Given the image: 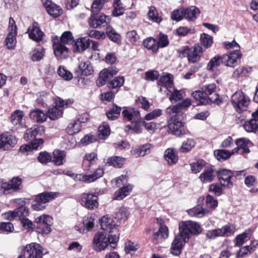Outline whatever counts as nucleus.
Masks as SVG:
<instances>
[{
  "label": "nucleus",
  "mask_w": 258,
  "mask_h": 258,
  "mask_svg": "<svg viewBox=\"0 0 258 258\" xmlns=\"http://www.w3.org/2000/svg\"><path fill=\"white\" fill-rule=\"evenodd\" d=\"M216 85L214 83L204 85L202 90H196L192 93V96L199 101V104L207 105L211 103L220 104L222 101L219 95L215 93Z\"/></svg>",
  "instance_id": "1"
},
{
  "label": "nucleus",
  "mask_w": 258,
  "mask_h": 258,
  "mask_svg": "<svg viewBox=\"0 0 258 258\" xmlns=\"http://www.w3.org/2000/svg\"><path fill=\"white\" fill-rule=\"evenodd\" d=\"M53 51L54 55L58 58L66 59L70 54L69 49L67 47L66 44H70L74 42V38L72 33L70 31L63 32L60 38L57 37L52 39Z\"/></svg>",
  "instance_id": "2"
},
{
  "label": "nucleus",
  "mask_w": 258,
  "mask_h": 258,
  "mask_svg": "<svg viewBox=\"0 0 258 258\" xmlns=\"http://www.w3.org/2000/svg\"><path fill=\"white\" fill-rule=\"evenodd\" d=\"M119 239V236L113 234H109L108 236L105 232L98 231L93 238L92 247L97 252L104 250L110 244L111 247L115 248Z\"/></svg>",
  "instance_id": "3"
},
{
  "label": "nucleus",
  "mask_w": 258,
  "mask_h": 258,
  "mask_svg": "<svg viewBox=\"0 0 258 258\" xmlns=\"http://www.w3.org/2000/svg\"><path fill=\"white\" fill-rule=\"evenodd\" d=\"M241 56V53L238 50L232 51L229 54H225L222 57L216 55L210 60L207 67V70L213 71L214 68L219 66L221 62L226 66L233 67V64L240 59Z\"/></svg>",
  "instance_id": "4"
},
{
  "label": "nucleus",
  "mask_w": 258,
  "mask_h": 258,
  "mask_svg": "<svg viewBox=\"0 0 258 258\" xmlns=\"http://www.w3.org/2000/svg\"><path fill=\"white\" fill-rule=\"evenodd\" d=\"M170 119L168 120V128L170 132L177 137L184 133L182 120L184 118L182 115H176L175 113L171 114Z\"/></svg>",
  "instance_id": "5"
},
{
  "label": "nucleus",
  "mask_w": 258,
  "mask_h": 258,
  "mask_svg": "<svg viewBox=\"0 0 258 258\" xmlns=\"http://www.w3.org/2000/svg\"><path fill=\"white\" fill-rule=\"evenodd\" d=\"M250 99L242 91H236L231 97V103L237 112L246 110Z\"/></svg>",
  "instance_id": "6"
},
{
  "label": "nucleus",
  "mask_w": 258,
  "mask_h": 258,
  "mask_svg": "<svg viewBox=\"0 0 258 258\" xmlns=\"http://www.w3.org/2000/svg\"><path fill=\"white\" fill-rule=\"evenodd\" d=\"M58 193L54 192H43L37 195L32 207L34 210L39 211L45 208V204L57 197Z\"/></svg>",
  "instance_id": "7"
},
{
  "label": "nucleus",
  "mask_w": 258,
  "mask_h": 258,
  "mask_svg": "<svg viewBox=\"0 0 258 258\" xmlns=\"http://www.w3.org/2000/svg\"><path fill=\"white\" fill-rule=\"evenodd\" d=\"M52 220V219L50 216L41 215L35 219L34 226L39 233L47 234L51 231Z\"/></svg>",
  "instance_id": "8"
},
{
  "label": "nucleus",
  "mask_w": 258,
  "mask_h": 258,
  "mask_svg": "<svg viewBox=\"0 0 258 258\" xmlns=\"http://www.w3.org/2000/svg\"><path fill=\"white\" fill-rule=\"evenodd\" d=\"M22 179L19 177H14L9 182L1 181V192L8 195L22 189Z\"/></svg>",
  "instance_id": "9"
},
{
  "label": "nucleus",
  "mask_w": 258,
  "mask_h": 258,
  "mask_svg": "<svg viewBox=\"0 0 258 258\" xmlns=\"http://www.w3.org/2000/svg\"><path fill=\"white\" fill-rule=\"evenodd\" d=\"M64 105V101L60 98H54L52 107H49L46 112L47 117L51 120H56L61 117L63 113L62 107Z\"/></svg>",
  "instance_id": "10"
},
{
  "label": "nucleus",
  "mask_w": 258,
  "mask_h": 258,
  "mask_svg": "<svg viewBox=\"0 0 258 258\" xmlns=\"http://www.w3.org/2000/svg\"><path fill=\"white\" fill-rule=\"evenodd\" d=\"M241 172L232 171L230 170L222 169L217 170L216 173L221 185L228 188H231L233 185L231 181V178L235 175V173Z\"/></svg>",
  "instance_id": "11"
},
{
  "label": "nucleus",
  "mask_w": 258,
  "mask_h": 258,
  "mask_svg": "<svg viewBox=\"0 0 258 258\" xmlns=\"http://www.w3.org/2000/svg\"><path fill=\"white\" fill-rule=\"evenodd\" d=\"M93 14L91 16L89 20V24L90 27L94 28H100L102 27H105L110 23V19L108 16L104 15H96Z\"/></svg>",
  "instance_id": "12"
},
{
  "label": "nucleus",
  "mask_w": 258,
  "mask_h": 258,
  "mask_svg": "<svg viewBox=\"0 0 258 258\" xmlns=\"http://www.w3.org/2000/svg\"><path fill=\"white\" fill-rule=\"evenodd\" d=\"M100 222L101 228L103 230L109 231V234H113V235L119 236L116 223L111 217L105 215L102 217Z\"/></svg>",
  "instance_id": "13"
},
{
  "label": "nucleus",
  "mask_w": 258,
  "mask_h": 258,
  "mask_svg": "<svg viewBox=\"0 0 258 258\" xmlns=\"http://www.w3.org/2000/svg\"><path fill=\"white\" fill-rule=\"evenodd\" d=\"M98 198L95 194L83 193L81 196L83 205L89 210H93L99 206Z\"/></svg>",
  "instance_id": "14"
},
{
  "label": "nucleus",
  "mask_w": 258,
  "mask_h": 258,
  "mask_svg": "<svg viewBox=\"0 0 258 258\" xmlns=\"http://www.w3.org/2000/svg\"><path fill=\"white\" fill-rule=\"evenodd\" d=\"M234 232L233 228L231 226L226 225L221 228L208 231L206 233V236L213 239L218 236H228L230 234H233Z\"/></svg>",
  "instance_id": "15"
},
{
  "label": "nucleus",
  "mask_w": 258,
  "mask_h": 258,
  "mask_svg": "<svg viewBox=\"0 0 258 258\" xmlns=\"http://www.w3.org/2000/svg\"><path fill=\"white\" fill-rule=\"evenodd\" d=\"M190 104V100L189 99H185L180 103H178L174 106L168 107L167 108L166 112L169 115L175 113L176 115L183 116L182 110L189 107Z\"/></svg>",
  "instance_id": "16"
},
{
  "label": "nucleus",
  "mask_w": 258,
  "mask_h": 258,
  "mask_svg": "<svg viewBox=\"0 0 258 258\" xmlns=\"http://www.w3.org/2000/svg\"><path fill=\"white\" fill-rule=\"evenodd\" d=\"M30 39L36 41H42L44 36V33L40 30L38 23L34 22L27 30Z\"/></svg>",
  "instance_id": "17"
},
{
  "label": "nucleus",
  "mask_w": 258,
  "mask_h": 258,
  "mask_svg": "<svg viewBox=\"0 0 258 258\" xmlns=\"http://www.w3.org/2000/svg\"><path fill=\"white\" fill-rule=\"evenodd\" d=\"M235 144L237 147L233 149V153H238L242 155L249 152V146L251 143L248 139L245 138L238 139Z\"/></svg>",
  "instance_id": "18"
},
{
  "label": "nucleus",
  "mask_w": 258,
  "mask_h": 258,
  "mask_svg": "<svg viewBox=\"0 0 258 258\" xmlns=\"http://www.w3.org/2000/svg\"><path fill=\"white\" fill-rule=\"evenodd\" d=\"M42 247L38 243H31L27 244L24 250L28 253V258H42Z\"/></svg>",
  "instance_id": "19"
},
{
  "label": "nucleus",
  "mask_w": 258,
  "mask_h": 258,
  "mask_svg": "<svg viewBox=\"0 0 258 258\" xmlns=\"http://www.w3.org/2000/svg\"><path fill=\"white\" fill-rule=\"evenodd\" d=\"M17 143L15 136L9 132H6L1 135V149L8 150L13 148Z\"/></svg>",
  "instance_id": "20"
},
{
  "label": "nucleus",
  "mask_w": 258,
  "mask_h": 258,
  "mask_svg": "<svg viewBox=\"0 0 258 258\" xmlns=\"http://www.w3.org/2000/svg\"><path fill=\"white\" fill-rule=\"evenodd\" d=\"M217 175L216 171L212 166L207 167L204 171L200 174L199 179L202 183H208L212 182Z\"/></svg>",
  "instance_id": "21"
},
{
  "label": "nucleus",
  "mask_w": 258,
  "mask_h": 258,
  "mask_svg": "<svg viewBox=\"0 0 258 258\" xmlns=\"http://www.w3.org/2000/svg\"><path fill=\"white\" fill-rule=\"evenodd\" d=\"M203 53L202 46L197 44L195 45L193 50L187 54V59L190 63H196L199 61Z\"/></svg>",
  "instance_id": "22"
},
{
  "label": "nucleus",
  "mask_w": 258,
  "mask_h": 258,
  "mask_svg": "<svg viewBox=\"0 0 258 258\" xmlns=\"http://www.w3.org/2000/svg\"><path fill=\"white\" fill-rule=\"evenodd\" d=\"M253 119L246 121L243 126L247 132H255L258 129V110L252 113Z\"/></svg>",
  "instance_id": "23"
},
{
  "label": "nucleus",
  "mask_w": 258,
  "mask_h": 258,
  "mask_svg": "<svg viewBox=\"0 0 258 258\" xmlns=\"http://www.w3.org/2000/svg\"><path fill=\"white\" fill-rule=\"evenodd\" d=\"M183 238L182 235H177L174 238L171 244V252L175 255L180 254L182 248Z\"/></svg>",
  "instance_id": "24"
},
{
  "label": "nucleus",
  "mask_w": 258,
  "mask_h": 258,
  "mask_svg": "<svg viewBox=\"0 0 258 258\" xmlns=\"http://www.w3.org/2000/svg\"><path fill=\"white\" fill-rule=\"evenodd\" d=\"M42 132H44L43 126L35 125L26 130L24 138L26 140H33L37 135L41 134Z\"/></svg>",
  "instance_id": "25"
},
{
  "label": "nucleus",
  "mask_w": 258,
  "mask_h": 258,
  "mask_svg": "<svg viewBox=\"0 0 258 258\" xmlns=\"http://www.w3.org/2000/svg\"><path fill=\"white\" fill-rule=\"evenodd\" d=\"M78 75L89 76L93 72L90 62H81L76 70Z\"/></svg>",
  "instance_id": "26"
},
{
  "label": "nucleus",
  "mask_w": 258,
  "mask_h": 258,
  "mask_svg": "<svg viewBox=\"0 0 258 258\" xmlns=\"http://www.w3.org/2000/svg\"><path fill=\"white\" fill-rule=\"evenodd\" d=\"M85 120L83 119L76 120L69 124L67 127L66 132L70 135H73L79 133L81 131V123L85 122Z\"/></svg>",
  "instance_id": "27"
},
{
  "label": "nucleus",
  "mask_w": 258,
  "mask_h": 258,
  "mask_svg": "<svg viewBox=\"0 0 258 258\" xmlns=\"http://www.w3.org/2000/svg\"><path fill=\"white\" fill-rule=\"evenodd\" d=\"M164 158L169 165L176 163L178 160L177 153L173 148H168L165 150Z\"/></svg>",
  "instance_id": "28"
},
{
  "label": "nucleus",
  "mask_w": 258,
  "mask_h": 258,
  "mask_svg": "<svg viewBox=\"0 0 258 258\" xmlns=\"http://www.w3.org/2000/svg\"><path fill=\"white\" fill-rule=\"evenodd\" d=\"M200 11L195 6H191L188 8H183V17L188 21H194L197 18V15H199Z\"/></svg>",
  "instance_id": "29"
},
{
  "label": "nucleus",
  "mask_w": 258,
  "mask_h": 258,
  "mask_svg": "<svg viewBox=\"0 0 258 258\" xmlns=\"http://www.w3.org/2000/svg\"><path fill=\"white\" fill-rule=\"evenodd\" d=\"M30 117L37 122H43L46 121L47 116L46 113L39 109L32 110L30 112Z\"/></svg>",
  "instance_id": "30"
},
{
  "label": "nucleus",
  "mask_w": 258,
  "mask_h": 258,
  "mask_svg": "<svg viewBox=\"0 0 258 258\" xmlns=\"http://www.w3.org/2000/svg\"><path fill=\"white\" fill-rule=\"evenodd\" d=\"M187 225V221L181 222L179 225V234L178 235H182L184 242H186L190 235H192L189 226Z\"/></svg>",
  "instance_id": "31"
},
{
  "label": "nucleus",
  "mask_w": 258,
  "mask_h": 258,
  "mask_svg": "<svg viewBox=\"0 0 258 258\" xmlns=\"http://www.w3.org/2000/svg\"><path fill=\"white\" fill-rule=\"evenodd\" d=\"M24 116V113L23 111L20 110H16L11 115V122L14 125L20 126L23 125V118Z\"/></svg>",
  "instance_id": "32"
},
{
  "label": "nucleus",
  "mask_w": 258,
  "mask_h": 258,
  "mask_svg": "<svg viewBox=\"0 0 258 258\" xmlns=\"http://www.w3.org/2000/svg\"><path fill=\"white\" fill-rule=\"evenodd\" d=\"M132 188L133 186L131 184L123 186L115 192L114 199L116 200H121L123 199L129 195L130 192L132 190Z\"/></svg>",
  "instance_id": "33"
},
{
  "label": "nucleus",
  "mask_w": 258,
  "mask_h": 258,
  "mask_svg": "<svg viewBox=\"0 0 258 258\" xmlns=\"http://www.w3.org/2000/svg\"><path fill=\"white\" fill-rule=\"evenodd\" d=\"M65 157L66 153L64 151L56 150L53 152L51 160L55 165H61L63 163Z\"/></svg>",
  "instance_id": "34"
},
{
  "label": "nucleus",
  "mask_w": 258,
  "mask_h": 258,
  "mask_svg": "<svg viewBox=\"0 0 258 258\" xmlns=\"http://www.w3.org/2000/svg\"><path fill=\"white\" fill-rule=\"evenodd\" d=\"M125 159L119 156H113L107 159L106 164L114 167H121L124 163Z\"/></svg>",
  "instance_id": "35"
},
{
  "label": "nucleus",
  "mask_w": 258,
  "mask_h": 258,
  "mask_svg": "<svg viewBox=\"0 0 258 258\" xmlns=\"http://www.w3.org/2000/svg\"><path fill=\"white\" fill-rule=\"evenodd\" d=\"M210 212V211L207 209L198 206L189 210L188 213L191 216L200 218L203 216L205 214L209 213Z\"/></svg>",
  "instance_id": "36"
},
{
  "label": "nucleus",
  "mask_w": 258,
  "mask_h": 258,
  "mask_svg": "<svg viewBox=\"0 0 258 258\" xmlns=\"http://www.w3.org/2000/svg\"><path fill=\"white\" fill-rule=\"evenodd\" d=\"M16 35L17 34L8 33L4 42V45L7 48L13 49L15 48L17 43L16 38Z\"/></svg>",
  "instance_id": "37"
},
{
  "label": "nucleus",
  "mask_w": 258,
  "mask_h": 258,
  "mask_svg": "<svg viewBox=\"0 0 258 258\" xmlns=\"http://www.w3.org/2000/svg\"><path fill=\"white\" fill-rule=\"evenodd\" d=\"M75 45L79 51H83L87 48L90 46V39L87 37L78 39L75 42Z\"/></svg>",
  "instance_id": "38"
},
{
  "label": "nucleus",
  "mask_w": 258,
  "mask_h": 258,
  "mask_svg": "<svg viewBox=\"0 0 258 258\" xmlns=\"http://www.w3.org/2000/svg\"><path fill=\"white\" fill-rule=\"evenodd\" d=\"M144 46L148 49H151L153 52H156L159 48L157 41L152 38H148L143 42Z\"/></svg>",
  "instance_id": "39"
},
{
  "label": "nucleus",
  "mask_w": 258,
  "mask_h": 258,
  "mask_svg": "<svg viewBox=\"0 0 258 258\" xmlns=\"http://www.w3.org/2000/svg\"><path fill=\"white\" fill-rule=\"evenodd\" d=\"M106 33L108 38L112 41L119 43L120 41V36L111 27L108 26L106 28Z\"/></svg>",
  "instance_id": "40"
},
{
  "label": "nucleus",
  "mask_w": 258,
  "mask_h": 258,
  "mask_svg": "<svg viewBox=\"0 0 258 258\" xmlns=\"http://www.w3.org/2000/svg\"><path fill=\"white\" fill-rule=\"evenodd\" d=\"M110 133V130L109 125L103 123L98 127V138L101 140L106 139Z\"/></svg>",
  "instance_id": "41"
},
{
  "label": "nucleus",
  "mask_w": 258,
  "mask_h": 258,
  "mask_svg": "<svg viewBox=\"0 0 258 258\" xmlns=\"http://www.w3.org/2000/svg\"><path fill=\"white\" fill-rule=\"evenodd\" d=\"M45 53V49L42 47H38L34 49L31 53V59L33 61L40 60Z\"/></svg>",
  "instance_id": "42"
},
{
  "label": "nucleus",
  "mask_w": 258,
  "mask_h": 258,
  "mask_svg": "<svg viewBox=\"0 0 258 258\" xmlns=\"http://www.w3.org/2000/svg\"><path fill=\"white\" fill-rule=\"evenodd\" d=\"M121 108L114 104L112 109L106 112V115L108 119L114 120L116 119L120 114Z\"/></svg>",
  "instance_id": "43"
},
{
  "label": "nucleus",
  "mask_w": 258,
  "mask_h": 258,
  "mask_svg": "<svg viewBox=\"0 0 258 258\" xmlns=\"http://www.w3.org/2000/svg\"><path fill=\"white\" fill-rule=\"evenodd\" d=\"M250 233L247 231L237 235L235 239V245L237 246H241L245 241L250 239Z\"/></svg>",
  "instance_id": "44"
},
{
  "label": "nucleus",
  "mask_w": 258,
  "mask_h": 258,
  "mask_svg": "<svg viewBox=\"0 0 258 258\" xmlns=\"http://www.w3.org/2000/svg\"><path fill=\"white\" fill-rule=\"evenodd\" d=\"M122 114L125 119L127 121H131L134 117H136V119L139 120L140 113L138 110H128L125 109L122 111Z\"/></svg>",
  "instance_id": "45"
},
{
  "label": "nucleus",
  "mask_w": 258,
  "mask_h": 258,
  "mask_svg": "<svg viewBox=\"0 0 258 258\" xmlns=\"http://www.w3.org/2000/svg\"><path fill=\"white\" fill-rule=\"evenodd\" d=\"M110 75L105 69L102 70L99 75V78L97 80V84L98 86H102L105 84L109 79Z\"/></svg>",
  "instance_id": "46"
},
{
  "label": "nucleus",
  "mask_w": 258,
  "mask_h": 258,
  "mask_svg": "<svg viewBox=\"0 0 258 258\" xmlns=\"http://www.w3.org/2000/svg\"><path fill=\"white\" fill-rule=\"evenodd\" d=\"M109 0H94L91 6V12L98 14L103 8L104 5Z\"/></svg>",
  "instance_id": "47"
},
{
  "label": "nucleus",
  "mask_w": 258,
  "mask_h": 258,
  "mask_svg": "<svg viewBox=\"0 0 258 258\" xmlns=\"http://www.w3.org/2000/svg\"><path fill=\"white\" fill-rule=\"evenodd\" d=\"M233 154V150L231 153L225 150H217L214 151L215 156L219 161L225 160L228 159Z\"/></svg>",
  "instance_id": "48"
},
{
  "label": "nucleus",
  "mask_w": 258,
  "mask_h": 258,
  "mask_svg": "<svg viewBox=\"0 0 258 258\" xmlns=\"http://www.w3.org/2000/svg\"><path fill=\"white\" fill-rule=\"evenodd\" d=\"M148 17L150 20L157 23H160L162 21L160 17L158 16V13L155 7H151L148 13Z\"/></svg>",
  "instance_id": "49"
},
{
  "label": "nucleus",
  "mask_w": 258,
  "mask_h": 258,
  "mask_svg": "<svg viewBox=\"0 0 258 258\" xmlns=\"http://www.w3.org/2000/svg\"><path fill=\"white\" fill-rule=\"evenodd\" d=\"M200 40L202 45L205 48L211 47L213 43V37L206 33H203L201 35Z\"/></svg>",
  "instance_id": "50"
},
{
  "label": "nucleus",
  "mask_w": 258,
  "mask_h": 258,
  "mask_svg": "<svg viewBox=\"0 0 258 258\" xmlns=\"http://www.w3.org/2000/svg\"><path fill=\"white\" fill-rule=\"evenodd\" d=\"M114 10L112 11V15L117 17L122 15L124 13V9L120 0H115L113 3Z\"/></svg>",
  "instance_id": "51"
},
{
  "label": "nucleus",
  "mask_w": 258,
  "mask_h": 258,
  "mask_svg": "<svg viewBox=\"0 0 258 258\" xmlns=\"http://www.w3.org/2000/svg\"><path fill=\"white\" fill-rule=\"evenodd\" d=\"M172 84L171 80V75L168 74L165 76H161L158 81V85L166 88L167 86L170 87Z\"/></svg>",
  "instance_id": "52"
},
{
  "label": "nucleus",
  "mask_w": 258,
  "mask_h": 258,
  "mask_svg": "<svg viewBox=\"0 0 258 258\" xmlns=\"http://www.w3.org/2000/svg\"><path fill=\"white\" fill-rule=\"evenodd\" d=\"M124 82L123 77H115L111 81L108 83V86L109 88H116L122 86Z\"/></svg>",
  "instance_id": "53"
},
{
  "label": "nucleus",
  "mask_w": 258,
  "mask_h": 258,
  "mask_svg": "<svg viewBox=\"0 0 258 258\" xmlns=\"http://www.w3.org/2000/svg\"><path fill=\"white\" fill-rule=\"evenodd\" d=\"M195 145V142L192 139H187L184 141L180 148L181 152L184 153L189 151Z\"/></svg>",
  "instance_id": "54"
},
{
  "label": "nucleus",
  "mask_w": 258,
  "mask_h": 258,
  "mask_svg": "<svg viewBox=\"0 0 258 258\" xmlns=\"http://www.w3.org/2000/svg\"><path fill=\"white\" fill-rule=\"evenodd\" d=\"M58 75L64 80L70 81L73 78L72 74L63 66H60L57 70Z\"/></svg>",
  "instance_id": "55"
},
{
  "label": "nucleus",
  "mask_w": 258,
  "mask_h": 258,
  "mask_svg": "<svg viewBox=\"0 0 258 258\" xmlns=\"http://www.w3.org/2000/svg\"><path fill=\"white\" fill-rule=\"evenodd\" d=\"M152 148V145L150 144H146L145 145H141L137 150V154L139 156H144L150 153V150Z\"/></svg>",
  "instance_id": "56"
},
{
  "label": "nucleus",
  "mask_w": 258,
  "mask_h": 258,
  "mask_svg": "<svg viewBox=\"0 0 258 258\" xmlns=\"http://www.w3.org/2000/svg\"><path fill=\"white\" fill-rule=\"evenodd\" d=\"M205 163L206 162L203 160H200L196 162L191 163L190 167L192 172L194 173L200 172L205 166Z\"/></svg>",
  "instance_id": "57"
},
{
  "label": "nucleus",
  "mask_w": 258,
  "mask_h": 258,
  "mask_svg": "<svg viewBox=\"0 0 258 258\" xmlns=\"http://www.w3.org/2000/svg\"><path fill=\"white\" fill-rule=\"evenodd\" d=\"M16 217H18L20 218H25L29 215V209L25 206H22L14 210Z\"/></svg>",
  "instance_id": "58"
},
{
  "label": "nucleus",
  "mask_w": 258,
  "mask_h": 258,
  "mask_svg": "<svg viewBox=\"0 0 258 258\" xmlns=\"http://www.w3.org/2000/svg\"><path fill=\"white\" fill-rule=\"evenodd\" d=\"M159 74L157 71L151 70L145 73V79L147 81H154L158 79Z\"/></svg>",
  "instance_id": "59"
},
{
  "label": "nucleus",
  "mask_w": 258,
  "mask_h": 258,
  "mask_svg": "<svg viewBox=\"0 0 258 258\" xmlns=\"http://www.w3.org/2000/svg\"><path fill=\"white\" fill-rule=\"evenodd\" d=\"M187 226H189L192 235L198 234L201 232L200 226L195 222L187 221Z\"/></svg>",
  "instance_id": "60"
},
{
  "label": "nucleus",
  "mask_w": 258,
  "mask_h": 258,
  "mask_svg": "<svg viewBox=\"0 0 258 258\" xmlns=\"http://www.w3.org/2000/svg\"><path fill=\"white\" fill-rule=\"evenodd\" d=\"M171 19L177 22L181 21L183 17V8L177 9L173 11L171 14Z\"/></svg>",
  "instance_id": "61"
},
{
  "label": "nucleus",
  "mask_w": 258,
  "mask_h": 258,
  "mask_svg": "<svg viewBox=\"0 0 258 258\" xmlns=\"http://www.w3.org/2000/svg\"><path fill=\"white\" fill-rule=\"evenodd\" d=\"M223 186L221 184L214 183L209 186V191L214 192L215 195L219 196L222 194V188Z\"/></svg>",
  "instance_id": "62"
},
{
  "label": "nucleus",
  "mask_w": 258,
  "mask_h": 258,
  "mask_svg": "<svg viewBox=\"0 0 258 258\" xmlns=\"http://www.w3.org/2000/svg\"><path fill=\"white\" fill-rule=\"evenodd\" d=\"M115 218L120 221H124L127 218L126 209L123 208L118 209L115 214Z\"/></svg>",
  "instance_id": "63"
},
{
  "label": "nucleus",
  "mask_w": 258,
  "mask_h": 258,
  "mask_svg": "<svg viewBox=\"0 0 258 258\" xmlns=\"http://www.w3.org/2000/svg\"><path fill=\"white\" fill-rule=\"evenodd\" d=\"M126 36L129 39L131 42L133 44H136V43L139 39V36L135 30L128 31L126 33Z\"/></svg>",
  "instance_id": "64"
}]
</instances>
